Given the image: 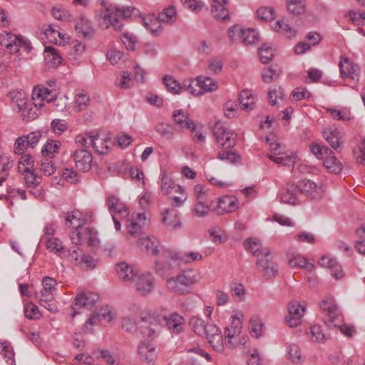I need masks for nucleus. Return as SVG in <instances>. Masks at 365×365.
<instances>
[{"instance_id": "nucleus-1", "label": "nucleus", "mask_w": 365, "mask_h": 365, "mask_svg": "<svg viewBox=\"0 0 365 365\" xmlns=\"http://www.w3.org/2000/svg\"><path fill=\"white\" fill-rule=\"evenodd\" d=\"M31 98L34 108H29L28 111V118L31 119H34L38 116V111L42 107L46 106V103L50 105L55 103L48 108L49 109H52L53 107H56V109L60 107L62 109L66 107V101L68 100L66 96L58 98L56 93H53L48 88L40 86L34 88Z\"/></svg>"}, {"instance_id": "nucleus-2", "label": "nucleus", "mask_w": 365, "mask_h": 365, "mask_svg": "<svg viewBox=\"0 0 365 365\" xmlns=\"http://www.w3.org/2000/svg\"><path fill=\"white\" fill-rule=\"evenodd\" d=\"M105 11L100 14L101 24L106 29L113 27L115 30H121L123 24L120 19H127L135 15L138 10L134 7L120 8L119 6L103 2Z\"/></svg>"}, {"instance_id": "nucleus-3", "label": "nucleus", "mask_w": 365, "mask_h": 365, "mask_svg": "<svg viewBox=\"0 0 365 365\" xmlns=\"http://www.w3.org/2000/svg\"><path fill=\"white\" fill-rule=\"evenodd\" d=\"M150 322L157 321L161 326L166 327L173 333L178 334L183 331L185 326V319L176 312H168L163 311L156 316H150Z\"/></svg>"}, {"instance_id": "nucleus-4", "label": "nucleus", "mask_w": 365, "mask_h": 365, "mask_svg": "<svg viewBox=\"0 0 365 365\" xmlns=\"http://www.w3.org/2000/svg\"><path fill=\"white\" fill-rule=\"evenodd\" d=\"M241 313H236L231 316L230 324L224 329V344L228 348H234L238 343L237 337L240 334L242 328Z\"/></svg>"}, {"instance_id": "nucleus-5", "label": "nucleus", "mask_w": 365, "mask_h": 365, "mask_svg": "<svg viewBox=\"0 0 365 365\" xmlns=\"http://www.w3.org/2000/svg\"><path fill=\"white\" fill-rule=\"evenodd\" d=\"M256 266L266 279L274 278L278 274V266L272 260V251L267 247L263 250V256L257 259Z\"/></svg>"}, {"instance_id": "nucleus-6", "label": "nucleus", "mask_w": 365, "mask_h": 365, "mask_svg": "<svg viewBox=\"0 0 365 365\" xmlns=\"http://www.w3.org/2000/svg\"><path fill=\"white\" fill-rule=\"evenodd\" d=\"M135 292L140 296L150 294L155 289V277L148 272H138L132 282Z\"/></svg>"}, {"instance_id": "nucleus-7", "label": "nucleus", "mask_w": 365, "mask_h": 365, "mask_svg": "<svg viewBox=\"0 0 365 365\" xmlns=\"http://www.w3.org/2000/svg\"><path fill=\"white\" fill-rule=\"evenodd\" d=\"M140 318L144 321L140 307L135 304L130 305L121 318L122 328L125 331L131 332L135 331L137 327V322Z\"/></svg>"}, {"instance_id": "nucleus-8", "label": "nucleus", "mask_w": 365, "mask_h": 365, "mask_svg": "<svg viewBox=\"0 0 365 365\" xmlns=\"http://www.w3.org/2000/svg\"><path fill=\"white\" fill-rule=\"evenodd\" d=\"M213 134L216 138L217 143L223 148H232L237 142V135L227 130L221 123H217L215 125Z\"/></svg>"}, {"instance_id": "nucleus-9", "label": "nucleus", "mask_w": 365, "mask_h": 365, "mask_svg": "<svg viewBox=\"0 0 365 365\" xmlns=\"http://www.w3.org/2000/svg\"><path fill=\"white\" fill-rule=\"evenodd\" d=\"M288 314L285 317L287 324L296 327L301 324L302 318L305 312V307L297 301H292L288 304Z\"/></svg>"}, {"instance_id": "nucleus-10", "label": "nucleus", "mask_w": 365, "mask_h": 365, "mask_svg": "<svg viewBox=\"0 0 365 365\" xmlns=\"http://www.w3.org/2000/svg\"><path fill=\"white\" fill-rule=\"evenodd\" d=\"M203 336L207 339L209 344L217 352H222L224 350L223 336L220 329L217 325L207 323Z\"/></svg>"}, {"instance_id": "nucleus-11", "label": "nucleus", "mask_w": 365, "mask_h": 365, "mask_svg": "<svg viewBox=\"0 0 365 365\" xmlns=\"http://www.w3.org/2000/svg\"><path fill=\"white\" fill-rule=\"evenodd\" d=\"M76 169L80 172H88L92 165L91 153L86 149H78L73 154Z\"/></svg>"}, {"instance_id": "nucleus-12", "label": "nucleus", "mask_w": 365, "mask_h": 365, "mask_svg": "<svg viewBox=\"0 0 365 365\" xmlns=\"http://www.w3.org/2000/svg\"><path fill=\"white\" fill-rule=\"evenodd\" d=\"M97 299L98 296L93 292H81L78 294L76 297V302L72 306L73 312L71 314V317H75V315L78 313L77 310L79 308L84 307L87 309H91L93 307H94Z\"/></svg>"}, {"instance_id": "nucleus-13", "label": "nucleus", "mask_w": 365, "mask_h": 365, "mask_svg": "<svg viewBox=\"0 0 365 365\" xmlns=\"http://www.w3.org/2000/svg\"><path fill=\"white\" fill-rule=\"evenodd\" d=\"M339 66L342 78L359 80L360 69L357 65L353 64L349 58L342 56L339 63Z\"/></svg>"}, {"instance_id": "nucleus-14", "label": "nucleus", "mask_w": 365, "mask_h": 365, "mask_svg": "<svg viewBox=\"0 0 365 365\" xmlns=\"http://www.w3.org/2000/svg\"><path fill=\"white\" fill-rule=\"evenodd\" d=\"M74 29L79 37L91 38L95 34V29L91 21L83 16L76 17L73 21Z\"/></svg>"}, {"instance_id": "nucleus-15", "label": "nucleus", "mask_w": 365, "mask_h": 365, "mask_svg": "<svg viewBox=\"0 0 365 365\" xmlns=\"http://www.w3.org/2000/svg\"><path fill=\"white\" fill-rule=\"evenodd\" d=\"M299 195L304 194L307 197L317 200L321 197L322 189L309 179L303 180L297 184Z\"/></svg>"}, {"instance_id": "nucleus-16", "label": "nucleus", "mask_w": 365, "mask_h": 365, "mask_svg": "<svg viewBox=\"0 0 365 365\" xmlns=\"http://www.w3.org/2000/svg\"><path fill=\"white\" fill-rule=\"evenodd\" d=\"M106 204L112 216L115 215L120 219L126 218L128 216V208L116 196L108 195L106 198Z\"/></svg>"}, {"instance_id": "nucleus-17", "label": "nucleus", "mask_w": 365, "mask_h": 365, "mask_svg": "<svg viewBox=\"0 0 365 365\" xmlns=\"http://www.w3.org/2000/svg\"><path fill=\"white\" fill-rule=\"evenodd\" d=\"M325 158L323 160L324 166L331 173L338 174L342 170L341 163L335 157L334 152L329 148H325Z\"/></svg>"}, {"instance_id": "nucleus-18", "label": "nucleus", "mask_w": 365, "mask_h": 365, "mask_svg": "<svg viewBox=\"0 0 365 365\" xmlns=\"http://www.w3.org/2000/svg\"><path fill=\"white\" fill-rule=\"evenodd\" d=\"M238 208V200L235 196L226 195L219 199L216 212L218 215H223L235 212Z\"/></svg>"}, {"instance_id": "nucleus-19", "label": "nucleus", "mask_w": 365, "mask_h": 365, "mask_svg": "<svg viewBox=\"0 0 365 365\" xmlns=\"http://www.w3.org/2000/svg\"><path fill=\"white\" fill-rule=\"evenodd\" d=\"M319 264L324 267L330 269V273L335 279H339L344 277V273L338 262L329 256H323L319 261Z\"/></svg>"}, {"instance_id": "nucleus-20", "label": "nucleus", "mask_w": 365, "mask_h": 365, "mask_svg": "<svg viewBox=\"0 0 365 365\" xmlns=\"http://www.w3.org/2000/svg\"><path fill=\"white\" fill-rule=\"evenodd\" d=\"M138 354L141 361L152 362L157 357L155 347L150 343L141 342L138 349Z\"/></svg>"}, {"instance_id": "nucleus-21", "label": "nucleus", "mask_w": 365, "mask_h": 365, "mask_svg": "<svg viewBox=\"0 0 365 365\" xmlns=\"http://www.w3.org/2000/svg\"><path fill=\"white\" fill-rule=\"evenodd\" d=\"M227 0H212L211 12L215 19L221 21L229 17V11L226 8Z\"/></svg>"}, {"instance_id": "nucleus-22", "label": "nucleus", "mask_w": 365, "mask_h": 365, "mask_svg": "<svg viewBox=\"0 0 365 365\" xmlns=\"http://www.w3.org/2000/svg\"><path fill=\"white\" fill-rule=\"evenodd\" d=\"M45 244L46 248L49 252L57 255L61 258L65 257L66 247L63 245L62 241L58 237L45 238L43 242Z\"/></svg>"}, {"instance_id": "nucleus-23", "label": "nucleus", "mask_w": 365, "mask_h": 365, "mask_svg": "<svg viewBox=\"0 0 365 365\" xmlns=\"http://www.w3.org/2000/svg\"><path fill=\"white\" fill-rule=\"evenodd\" d=\"M320 307L324 312H327L331 323H334L339 315V309L335 304L332 297H325L320 303Z\"/></svg>"}, {"instance_id": "nucleus-24", "label": "nucleus", "mask_w": 365, "mask_h": 365, "mask_svg": "<svg viewBox=\"0 0 365 365\" xmlns=\"http://www.w3.org/2000/svg\"><path fill=\"white\" fill-rule=\"evenodd\" d=\"M115 271L118 277L124 282H133L137 272L133 267L125 262H120L115 265Z\"/></svg>"}, {"instance_id": "nucleus-25", "label": "nucleus", "mask_w": 365, "mask_h": 365, "mask_svg": "<svg viewBox=\"0 0 365 365\" xmlns=\"http://www.w3.org/2000/svg\"><path fill=\"white\" fill-rule=\"evenodd\" d=\"M78 241L76 243L85 242L89 247H97L99 245L97 232L91 228L85 229L83 233L76 232Z\"/></svg>"}, {"instance_id": "nucleus-26", "label": "nucleus", "mask_w": 365, "mask_h": 365, "mask_svg": "<svg viewBox=\"0 0 365 365\" xmlns=\"http://www.w3.org/2000/svg\"><path fill=\"white\" fill-rule=\"evenodd\" d=\"M299 197L297 185L289 184L280 194L281 200L287 204L295 205Z\"/></svg>"}, {"instance_id": "nucleus-27", "label": "nucleus", "mask_w": 365, "mask_h": 365, "mask_svg": "<svg viewBox=\"0 0 365 365\" xmlns=\"http://www.w3.org/2000/svg\"><path fill=\"white\" fill-rule=\"evenodd\" d=\"M163 223L171 230H178L182 227L180 217L174 210H166L163 212Z\"/></svg>"}, {"instance_id": "nucleus-28", "label": "nucleus", "mask_w": 365, "mask_h": 365, "mask_svg": "<svg viewBox=\"0 0 365 365\" xmlns=\"http://www.w3.org/2000/svg\"><path fill=\"white\" fill-rule=\"evenodd\" d=\"M140 248L151 255H157L159 252V242L154 237H142L139 240Z\"/></svg>"}, {"instance_id": "nucleus-29", "label": "nucleus", "mask_w": 365, "mask_h": 365, "mask_svg": "<svg viewBox=\"0 0 365 365\" xmlns=\"http://www.w3.org/2000/svg\"><path fill=\"white\" fill-rule=\"evenodd\" d=\"M44 53V60L48 67H57L61 63L62 57L53 46H46Z\"/></svg>"}, {"instance_id": "nucleus-30", "label": "nucleus", "mask_w": 365, "mask_h": 365, "mask_svg": "<svg viewBox=\"0 0 365 365\" xmlns=\"http://www.w3.org/2000/svg\"><path fill=\"white\" fill-rule=\"evenodd\" d=\"M178 275L180 276L187 292H188L189 287L197 283L200 279L198 271L195 269L184 270L180 272Z\"/></svg>"}, {"instance_id": "nucleus-31", "label": "nucleus", "mask_w": 365, "mask_h": 365, "mask_svg": "<svg viewBox=\"0 0 365 365\" xmlns=\"http://www.w3.org/2000/svg\"><path fill=\"white\" fill-rule=\"evenodd\" d=\"M43 289L40 292L39 298L53 299V292L56 290L57 282L54 278L50 277H44L42 279Z\"/></svg>"}, {"instance_id": "nucleus-32", "label": "nucleus", "mask_w": 365, "mask_h": 365, "mask_svg": "<svg viewBox=\"0 0 365 365\" xmlns=\"http://www.w3.org/2000/svg\"><path fill=\"white\" fill-rule=\"evenodd\" d=\"M272 27L274 31L282 34L288 38H292L297 36V30L287 24L284 19L277 21Z\"/></svg>"}, {"instance_id": "nucleus-33", "label": "nucleus", "mask_w": 365, "mask_h": 365, "mask_svg": "<svg viewBox=\"0 0 365 365\" xmlns=\"http://www.w3.org/2000/svg\"><path fill=\"white\" fill-rule=\"evenodd\" d=\"M140 22L153 34H160L162 31L161 21L158 16L156 18L154 15H147L140 18Z\"/></svg>"}, {"instance_id": "nucleus-34", "label": "nucleus", "mask_w": 365, "mask_h": 365, "mask_svg": "<svg viewBox=\"0 0 365 365\" xmlns=\"http://www.w3.org/2000/svg\"><path fill=\"white\" fill-rule=\"evenodd\" d=\"M172 116L175 123L182 129H189L194 125V122L189 118L187 113L182 109L174 110Z\"/></svg>"}, {"instance_id": "nucleus-35", "label": "nucleus", "mask_w": 365, "mask_h": 365, "mask_svg": "<svg viewBox=\"0 0 365 365\" xmlns=\"http://www.w3.org/2000/svg\"><path fill=\"white\" fill-rule=\"evenodd\" d=\"M165 286L169 291L175 294H185L187 293L178 274L168 278L165 281Z\"/></svg>"}, {"instance_id": "nucleus-36", "label": "nucleus", "mask_w": 365, "mask_h": 365, "mask_svg": "<svg viewBox=\"0 0 365 365\" xmlns=\"http://www.w3.org/2000/svg\"><path fill=\"white\" fill-rule=\"evenodd\" d=\"M307 334L312 341L316 343H324L328 339V336L324 333L322 327L319 324L310 327Z\"/></svg>"}, {"instance_id": "nucleus-37", "label": "nucleus", "mask_w": 365, "mask_h": 365, "mask_svg": "<svg viewBox=\"0 0 365 365\" xmlns=\"http://www.w3.org/2000/svg\"><path fill=\"white\" fill-rule=\"evenodd\" d=\"M198 87L202 90V95L207 92H214L217 90V83L210 77L199 76L196 78Z\"/></svg>"}, {"instance_id": "nucleus-38", "label": "nucleus", "mask_w": 365, "mask_h": 365, "mask_svg": "<svg viewBox=\"0 0 365 365\" xmlns=\"http://www.w3.org/2000/svg\"><path fill=\"white\" fill-rule=\"evenodd\" d=\"M244 246L247 252L257 257V259L263 256V250L265 247L262 246L259 240L249 238L245 241Z\"/></svg>"}, {"instance_id": "nucleus-39", "label": "nucleus", "mask_w": 365, "mask_h": 365, "mask_svg": "<svg viewBox=\"0 0 365 365\" xmlns=\"http://www.w3.org/2000/svg\"><path fill=\"white\" fill-rule=\"evenodd\" d=\"M160 188L162 192L166 195L183 190V187L181 185L175 184L174 182L165 174L162 176Z\"/></svg>"}, {"instance_id": "nucleus-40", "label": "nucleus", "mask_w": 365, "mask_h": 365, "mask_svg": "<svg viewBox=\"0 0 365 365\" xmlns=\"http://www.w3.org/2000/svg\"><path fill=\"white\" fill-rule=\"evenodd\" d=\"M65 49L66 50L71 60H77L78 56L84 52L86 46L83 43H80L78 41H74L66 46Z\"/></svg>"}, {"instance_id": "nucleus-41", "label": "nucleus", "mask_w": 365, "mask_h": 365, "mask_svg": "<svg viewBox=\"0 0 365 365\" xmlns=\"http://www.w3.org/2000/svg\"><path fill=\"white\" fill-rule=\"evenodd\" d=\"M163 81L167 89L173 94H180L185 89V86H183V84L181 85L172 76H165L163 78Z\"/></svg>"}, {"instance_id": "nucleus-42", "label": "nucleus", "mask_w": 365, "mask_h": 365, "mask_svg": "<svg viewBox=\"0 0 365 365\" xmlns=\"http://www.w3.org/2000/svg\"><path fill=\"white\" fill-rule=\"evenodd\" d=\"M239 101L241 108L244 110H253L255 108V100L251 91H243L239 94Z\"/></svg>"}, {"instance_id": "nucleus-43", "label": "nucleus", "mask_w": 365, "mask_h": 365, "mask_svg": "<svg viewBox=\"0 0 365 365\" xmlns=\"http://www.w3.org/2000/svg\"><path fill=\"white\" fill-rule=\"evenodd\" d=\"M155 130L163 139L172 140L175 138V132L169 124L159 123L155 125Z\"/></svg>"}, {"instance_id": "nucleus-44", "label": "nucleus", "mask_w": 365, "mask_h": 365, "mask_svg": "<svg viewBox=\"0 0 365 365\" xmlns=\"http://www.w3.org/2000/svg\"><path fill=\"white\" fill-rule=\"evenodd\" d=\"M207 239L216 245H220L226 241L227 237L224 232L218 227H212L207 230Z\"/></svg>"}, {"instance_id": "nucleus-45", "label": "nucleus", "mask_w": 365, "mask_h": 365, "mask_svg": "<svg viewBox=\"0 0 365 365\" xmlns=\"http://www.w3.org/2000/svg\"><path fill=\"white\" fill-rule=\"evenodd\" d=\"M287 356L294 364H301L304 360L299 346L295 344H291L287 348Z\"/></svg>"}, {"instance_id": "nucleus-46", "label": "nucleus", "mask_w": 365, "mask_h": 365, "mask_svg": "<svg viewBox=\"0 0 365 365\" xmlns=\"http://www.w3.org/2000/svg\"><path fill=\"white\" fill-rule=\"evenodd\" d=\"M264 324L259 317H253L250 319L249 323V330L251 336L255 338H259L262 334Z\"/></svg>"}, {"instance_id": "nucleus-47", "label": "nucleus", "mask_w": 365, "mask_h": 365, "mask_svg": "<svg viewBox=\"0 0 365 365\" xmlns=\"http://www.w3.org/2000/svg\"><path fill=\"white\" fill-rule=\"evenodd\" d=\"M324 137L327 143L335 150L341 145V135L339 130H327L323 133Z\"/></svg>"}, {"instance_id": "nucleus-48", "label": "nucleus", "mask_w": 365, "mask_h": 365, "mask_svg": "<svg viewBox=\"0 0 365 365\" xmlns=\"http://www.w3.org/2000/svg\"><path fill=\"white\" fill-rule=\"evenodd\" d=\"M240 39L246 45L254 44L259 41V33L253 29H243Z\"/></svg>"}, {"instance_id": "nucleus-49", "label": "nucleus", "mask_w": 365, "mask_h": 365, "mask_svg": "<svg viewBox=\"0 0 365 365\" xmlns=\"http://www.w3.org/2000/svg\"><path fill=\"white\" fill-rule=\"evenodd\" d=\"M256 18L262 21H270L276 17L274 9L271 6H262L256 11Z\"/></svg>"}, {"instance_id": "nucleus-50", "label": "nucleus", "mask_w": 365, "mask_h": 365, "mask_svg": "<svg viewBox=\"0 0 365 365\" xmlns=\"http://www.w3.org/2000/svg\"><path fill=\"white\" fill-rule=\"evenodd\" d=\"M289 264L292 267L304 268L308 271H312L314 267L312 263L308 262L304 257L299 255L293 256Z\"/></svg>"}, {"instance_id": "nucleus-51", "label": "nucleus", "mask_w": 365, "mask_h": 365, "mask_svg": "<svg viewBox=\"0 0 365 365\" xmlns=\"http://www.w3.org/2000/svg\"><path fill=\"white\" fill-rule=\"evenodd\" d=\"M0 352L4 353V359L8 365H16L13 347L9 341L0 342Z\"/></svg>"}, {"instance_id": "nucleus-52", "label": "nucleus", "mask_w": 365, "mask_h": 365, "mask_svg": "<svg viewBox=\"0 0 365 365\" xmlns=\"http://www.w3.org/2000/svg\"><path fill=\"white\" fill-rule=\"evenodd\" d=\"M21 173L24 175V180L27 187L35 188L40 184L41 178L31 171L30 168H25Z\"/></svg>"}, {"instance_id": "nucleus-53", "label": "nucleus", "mask_w": 365, "mask_h": 365, "mask_svg": "<svg viewBox=\"0 0 365 365\" xmlns=\"http://www.w3.org/2000/svg\"><path fill=\"white\" fill-rule=\"evenodd\" d=\"M287 8L291 14L294 15L302 14L305 12L304 0H287Z\"/></svg>"}, {"instance_id": "nucleus-54", "label": "nucleus", "mask_w": 365, "mask_h": 365, "mask_svg": "<svg viewBox=\"0 0 365 365\" xmlns=\"http://www.w3.org/2000/svg\"><path fill=\"white\" fill-rule=\"evenodd\" d=\"M259 56L262 63H268L274 57V49L267 43H264L258 50Z\"/></svg>"}, {"instance_id": "nucleus-55", "label": "nucleus", "mask_w": 365, "mask_h": 365, "mask_svg": "<svg viewBox=\"0 0 365 365\" xmlns=\"http://www.w3.org/2000/svg\"><path fill=\"white\" fill-rule=\"evenodd\" d=\"M90 102V97L87 92L81 90L78 91L75 95V107L78 110H82L86 108Z\"/></svg>"}, {"instance_id": "nucleus-56", "label": "nucleus", "mask_w": 365, "mask_h": 365, "mask_svg": "<svg viewBox=\"0 0 365 365\" xmlns=\"http://www.w3.org/2000/svg\"><path fill=\"white\" fill-rule=\"evenodd\" d=\"M11 101L16 104L19 110H24L27 106L26 95L23 91L10 93Z\"/></svg>"}, {"instance_id": "nucleus-57", "label": "nucleus", "mask_w": 365, "mask_h": 365, "mask_svg": "<svg viewBox=\"0 0 365 365\" xmlns=\"http://www.w3.org/2000/svg\"><path fill=\"white\" fill-rule=\"evenodd\" d=\"M61 143L57 140H49L43 145L41 150L42 155L44 156H53L59 150Z\"/></svg>"}, {"instance_id": "nucleus-58", "label": "nucleus", "mask_w": 365, "mask_h": 365, "mask_svg": "<svg viewBox=\"0 0 365 365\" xmlns=\"http://www.w3.org/2000/svg\"><path fill=\"white\" fill-rule=\"evenodd\" d=\"M158 17L161 23L173 24L177 19L175 9L172 6L166 8L158 14Z\"/></svg>"}, {"instance_id": "nucleus-59", "label": "nucleus", "mask_w": 365, "mask_h": 365, "mask_svg": "<svg viewBox=\"0 0 365 365\" xmlns=\"http://www.w3.org/2000/svg\"><path fill=\"white\" fill-rule=\"evenodd\" d=\"M190 325L195 334L199 336L205 335V330L207 327V324L204 320L199 317H192L190 319Z\"/></svg>"}, {"instance_id": "nucleus-60", "label": "nucleus", "mask_w": 365, "mask_h": 365, "mask_svg": "<svg viewBox=\"0 0 365 365\" xmlns=\"http://www.w3.org/2000/svg\"><path fill=\"white\" fill-rule=\"evenodd\" d=\"M327 111L330 113L331 117L336 120L346 121L351 118V113L347 108H343L341 110L328 108Z\"/></svg>"}, {"instance_id": "nucleus-61", "label": "nucleus", "mask_w": 365, "mask_h": 365, "mask_svg": "<svg viewBox=\"0 0 365 365\" xmlns=\"http://www.w3.org/2000/svg\"><path fill=\"white\" fill-rule=\"evenodd\" d=\"M349 21L357 26L365 25V13L359 11L351 10L345 16Z\"/></svg>"}, {"instance_id": "nucleus-62", "label": "nucleus", "mask_w": 365, "mask_h": 365, "mask_svg": "<svg viewBox=\"0 0 365 365\" xmlns=\"http://www.w3.org/2000/svg\"><path fill=\"white\" fill-rule=\"evenodd\" d=\"M284 94L280 88H274L268 92L269 102L272 106H279L284 101Z\"/></svg>"}, {"instance_id": "nucleus-63", "label": "nucleus", "mask_w": 365, "mask_h": 365, "mask_svg": "<svg viewBox=\"0 0 365 365\" xmlns=\"http://www.w3.org/2000/svg\"><path fill=\"white\" fill-rule=\"evenodd\" d=\"M191 212L197 217H205L208 215L210 207L202 201L198 200L197 202L193 205Z\"/></svg>"}, {"instance_id": "nucleus-64", "label": "nucleus", "mask_w": 365, "mask_h": 365, "mask_svg": "<svg viewBox=\"0 0 365 365\" xmlns=\"http://www.w3.org/2000/svg\"><path fill=\"white\" fill-rule=\"evenodd\" d=\"M359 240L356 242L355 248L360 254L365 255V226H361L356 230Z\"/></svg>"}]
</instances>
